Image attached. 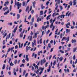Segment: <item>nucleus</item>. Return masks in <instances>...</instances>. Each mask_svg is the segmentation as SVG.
<instances>
[{
	"label": "nucleus",
	"mask_w": 77,
	"mask_h": 77,
	"mask_svg": "<svg viewBox=\"0 0 77 77\" xmlns=\"http://www.w3.org/2000/svg\"><path fill=\"white\" fill-rule=\"evenodd\" d=\"M17 9H20V7H21V4H20V2H17Z\"/></svg>",
	"instance_id": "f257e3e1"
},
{
	"label": "nucleus",
	"mask_w": 77,
	"mask_h": 77,
	"mask_svg": "<svg viewBox=\"0 0 77 77\" xmlns=\"http://www.w3.org/2000/svg\"><path fill=\"white\" fill-rule=\"evenodd\" d=\"M8 7H7V6H6L5 8H4L3 9H2V11H6V10H8Z\"/></svg>",
	"instance_id": "f03ea898"
},
{
	"label": "nucleus",
	"mask_w": 77,
	"mask_h": 77,
	"mask_svg": "<svg viewBox=\"0 0 77 77\" xmlns=\"http://www.w3.org/2000/svg\"><path fill=\"white\" fill-rule=\"evenodd\" d=\"M25 60H27V62H29V58H28V55H27L26 56V58Z\"/></svg>",
	"instance_id": "7ed1b4c3"
},
{
	"label": "nucleus",
	"mask_w": 77,
	"mask_h": 77,
	"mask_svg": "<svg viewBox=\"0 0 77 77\" xmlns=\"http://www.w3.org/2000/svg\"><path fill=\"white\" fill-rule=\"evenodd\" d=\"M36 4V2L34 1L32 2L33 6L35 8V4Z\"/></svg>",
	"instance_id": "20e7f679"
},
{
	"label": "nucleus",
	"mask_w": 77,
	"mask_h": 77,
	"mask_svg": "<svg viewBox=\"0 0 77 77\" xmlns=\"http://www.w3.org/2000/svg\"><path fill=\"white\" fill-rule=\"evenodd\" d=\"M9 10H8L6 12H5L4 14V15H7V14H8L9 13Z\"/></svg>",
	"instance_id": "39448f33"
},
{
	"label": "nucleus",
	"mask_w": 77,
	"mask_h": 77,
	"mask_svg": "<svg viewBox=\"0 0 77 77\" xmlns=\"http://www.w3.org/2000/svg\"><path fill=\"white\" fill-rule=\"evenodd\" d=\"M31 48V47H28V46H27L26 48V51H28V50H30V48Z\"/></svg>",
	"instance_id": "423d86ee"
},
{
	"label": "nucleus",
	"mask_w": 77,
	"mask_h": 77,
	"mask_svg": "<svg viewBox=\"0 0 77 77\" xmlns=\"http://www.w3.org/2000/svg\"><path fill=\"white\" fill-rule=\"evenodd\" d=\"M74 42L75 43V42H76V40L75 39L73 40L72 39V44H73Z\"/></svg>",
	"instance_id": "0eeeda50"
},
{
	"label": "nucleus",
	"mask_w": 77,
	"mask_h": 77,
	"mask_svg": "<svg viewBox=\"0 0 77 77\" xmlns=\"http://www.w3.org/2000/svg\"><path fill=\"white\" fill-rule=\"evenodd\" d=\"M17 29H18V28L16 26L15 28H14V31H13L14 33H15V32H16V30H17Z\"/></svg>",
	"instance_id": "6e6552de"
},
{
	"label": "nucleus",
	"mask_w": 77,
	"mask_h": 77,
	"mask_svg": "<svg viewBox=\"0 0 77 77\" xmlns=\"http://www.w3.org/2000/svg\"><path fill=\"white\" fill-rule=\"evenodd\" d=\"M76 0H73V5L75 6V5L77 4V2H76Z\"/></svg>",
	"instance_id": "1a4fd4ad"
},
{
	"label": "nucleus",
	"mask_w": 77,
	"mask_h": 77,
	"mask_svg": "<svg viewBox=\"0 0 77 77\" xmlns=\"http://www.w3.org/2000/svg\"><path fill=\"white\" fill-rule=\"evenodd\" d=\"M26 18H27V16H26L25 17V20H24L25 23H27V22H28V21L26 20Z\"/></svg>",
	"instance_id": "9d476101"
},
{
	"label": "nucleus",
	"mask_w": 77,
	"mask_h": 77,
	"mask_svg": "<svg viewBox=\"0 0 77 77\" xmlns=\"http://www.w3.org/2000/svg\"><path fill=\"white\" fill-rule=\"evenodd\" d=\"M29 9V6H27L26 8V12H27Z\"/></svg>",
	"instance_id": "9b49d317"
},
{
	"label": "nucleus",
	"mask_w": 77,
	"mask_h": 77,
	"mask_svg": "<svg viewBox=\"0 0 77 77\" xmlns=\"http://www.w3.org/2000/svg\"><path fill=\"white\" fill-rule=\"evenodd\" d=\"M70 31H71V30L69 29H66V32L67 33H69V32H70Z\"/></svg>",
	"instance_id": "f8f14e48"
},
{
	"label": "nucleus",
	"mask_w": 77,
	"mask_h": 77,
	"mask_svg": "<svg viewBox=\"0 0 77 77\" xmlns=\"http://www.w3.org/2000/svg\"><path fill=\"white\" fill-rule=\"evenodd\" d=\"M64 39H65V40H67V38L65 37H63V38L62 39L61 41H63Z\"/></svg>",
	"instance_id": "ddd939ff"
},
{
	"label": "nucleus",
	"mask_w": 77,
	"mask_h": 77,
	"mask_svg": "<svg viewBox=\"0 0 77 77\" xmlns=\"http://www.w3.org/2000/svg\"><path fill=\"white\" fill-rule=\"evenodd\" d=\"M41 8L42 9H43L45 8V6H43V4H42L41 5Z\"/></svg>",
	"instance_id": "4468645a"
},
{
	"label": "nucleus",
	"mask_w": 77,
	"mask_h": 77,
	"mask_svg": "<svg viewBox=\"0 0 77 77\" xmlns=\"http://www.w3.org/2000/svg\"><path fill=\"white\" fill-rule=\"evenodd\" d=\"M17 19H19V18H20V14H17Z\"/></svg>",
	"instance_id": "2eb2a0df"
},
{
	"label": "nucleus",
	"mask_w": 77,
	"mask_h": 77,
	"mask_svg": "<svg viewBox=\"0 0 77 77\" xmlns=\"http://www.w3.org/2000/svg\"><path fill=\"white\" fill-rule=\"evenodd\" d=\"M40 63H41V65H43V60H41L40 61Z\"/></svg>",
	"instance_id": "dca6fc26"
},
{
	"label": "nucleus",
	"mask_w": 77,
	"mask_h": 77,
	"mask_svg": "<svg viewBox=\"0 0 77 77\" xmlns=\"http://www.w3.org/2000/svg\"><path fill=\"white\" fill-rule=\"evenodd\" d=\"M50 16H51V14H50L47 16L46 18L47 20H48L49 17H50Z\"/></svg>",
	"instance_id": "f3484780"
},
{
	"label": "nucleus",
	"mask_w": 77,
	"mask_h": 77,
	"mask_svg": "<svg viewBox=\"0 0 77 77\" xmlns=\"http://www.w3.org/2000/svg\"><path fill=\"white\" fill-rule=\"evenodd\" d=\"M20 67H24V64H22L20 65Z\"/></svg>",
	"instance_id": "a211bd4d"
},
{
	"label": "nucleus",
	"mask_w": 77,
	"mask_h": 77,
	"mask_svg": "<svg viewBox=\"0 0 77 77\" xmlns=\"http://www.w3.org/2000/svg\"><path fill=\"white\" fill-rule=\"evenodd\" d=\"M59 59L60 61L62 62V60H63V57H61L59 58Z\"/></svg>",
	"instance_id": "6ab92c4d"
},
{
	"label": "nucleus",
	"mask_w": 77,
	"mask_h": 77,
	"mask_svg": "<svg viewBox=\"0 0 77 77\" xmlns=\"http://www.w3.org/2000/svg\"><path fill=\"white\" fill-rule=\"evenodd\" d=\"M64 17H65V15H63V14L61 15L60 16V18H62L63 17V18H64Z\"/></svg>",
	"instance_id": "aec40b11"
},
{
	"label": "nucleus",
	"mask_w": 77,
	"mask_h": 77,
	"mask_svg": "<svg viewBox=\"0 0 77 77\" xmlns=\"http://www.w3.org/2000/svg\"><path fill=\"white\" fill-rule=\"evenodd\" d=\"M10 66H12L13 65H14V64L12 63V62H11V63L10 64Z\"/></svg>",
	"instance_id": "412c9836"
},
{
	"label": "nucleus",
	"mask_w": 77,
	"mask_h": 77,
	"mask_svg": "<svg viewBox=\"0 0 77 77\" xmlns=\"http://www.w3.org/2000/svg\"><path fill=\"white\" fill-rule=\"evenodd\" d=\"M43 15V11H40V15Z\"/></svg>",
	"instance_id": "4be33fe9"
},
{
	"label": "nucleus",
	"mask_w": 77,
	"mask_h": 77,
	"mask_svg": "<svg viewBox=\"0 0 77 77\" xmlns=\"http://www.w3.org/2000/svg\"><path fill=\"white\" fill-rule=\"evenodd\" d=\"M39 69H41V71H42V72L43 71V70H44V68H42L41 67H40Z\"/></svg>",
	"instance_id": "5701e85b"
},
{
	"label": "nucleus",
	"mask_w": 77,
	"mask_h": 77,
	"mask_svg": "<svg viewBox=\"0 0 77 77\" xmlns=\"http://www.w3.org/2000/svg\"><path fill=\"white\" fill-rule=\"evenodd\" d=\"M31 17H32V15H30V16L28 17V19L30 20V19H31Z\"/></svg>",
	"instance_id": "b1692460"
},
{
	"label": "nucleus",
	"mask_w": 77,
	"mask_h": 77,
	"mask_svg": "<svg viewBox=\"0 0 77 77\" xmlns=\"http://www.w3.org/2000/svg\"><path fill=\"white\" fill-rule=\"evenodd\" d=\"M31 21H32V23H33V22H34V17H33L31 19Z\"/></svg>",
	"instance_id": "393cba45"
},
{
	"label": "nucleus",
	"mask_w": 77,
	"mask_h": 77,
	"mask_svg": "<svg viewBox=\"0 0 77 77\" xmlns=\"http://www.w3.org/2000/svg\"><path fill=\"white\" fill-rule=\"evenodd\" d=\"M48 47H49L50 48H51V44L50 43H49L48 45Z\"/></svg>",
	"instance_id": "a878e982"
},
{
	"label": "nucleus",
	"mask_w": 77,
	"mask_h": 77,
	"mask_svg": "<svg viewBox=\"0 0 77 77\" xmlns=\"http://www.w3.org/2000/svg\"><path fill=\"white\" fill-rule=\"evenodd\" d=\"M5 68V64H3L2 67V69H4Z\"/></svg>",
	"instance_id": "bb28decb"
},
{
	"label": "nucleus",
	"mask_w": 77,
	"mask_h": 77,
	"mask_svg": "<svg viewBox=\"0 0 77 77\" xmlns=\"http://www.w3.org/2000/svg\"><path fill=\"white\" fill-rule=\"evenodd\" d=\"M17 63V60H15L14 61V64H15V65H16Z\"/></svg>",
	"instance_id": "cd10ccee"
},
{
	"label": "nucleus",
	"mask_w": 77,
	"mask_h": 77,
	"mask_svg": "<svg viewBox=\"0 0 77 77\" xmlns=\"http://www.w3.org/2000/svg\"><path fill=\"white\" fill-rule=\"evenodd\" d=\"M76 51V48H73V53H74V52H75Z\"/></svg>",
	"instance_id": "c85d7f7f"
},
{
	"label": "nucleus",
	"mask_w": 77,
	"mask_h": 77,
	"mask_svg": "<svg viewBox=\"0 0 77 77\" xmlns=\"http://www.w3.org/2000/svg\"><path fill=\"white\" fill-rule=\"evenodd\" d=\"M26 74V70H24L23 73V75L24 76Z\"/></svg>",
	"instance_id": "c756f323"
},
{
	"label": "nucleus",
	"mask_w": 77,
	"mask_h": 77,
	"mask_svg": "<svg viewBox=\"0 0 77 77\" xmlns=\"http://www.w3.org/2000/svg\"><path fill=\"white\" fill-rule=\"evenodd\" d=\"M69 37H68L67 38V41H66V43H67V42H68V41H69Z\"/></svg>",
	"instance_id": "7c9ffc66"
},
{
	"label": "nucleus",
	"mask_w": 77,
	"mask_h": 77,
	"mask_svg": "<svg viewBox=\"0 0 77 77\" xmlns=\"http://www.w3.org/2000/svg\"><path fill=\"white\" fill-rule=\"evenodd\" d=\"M14 47H12L11 49H10V50L11 51H12L13 50H14Z\"/></svg>",
	"instance_id": "2f4dec72"
},
{
	"label": "nucleus",
	"mask_w": 77,
	"mask_h": 77,
	"mask_svg": "<svg viewBox=\"0 0 77 77\" xmlns=\"http://www.w3.org/2000/svg\"><path fill=\"white\" fill-rule=\"evenodd\" d=\"M23 34H22V33H21L20 34V37L22 38V37H23Z\"/></svg>",
	"instance_id": "473e14b6"
},
{
	"label": "nucleus",
	"mask_w": 77,
	"mask_h": 77,
	"mask_svg": "<svg viewBox=\"0 0 77 77\" xmlns=\"http://www.w3.org/2000/svg\"><path fill=\"white\" fill-rule=\"evenodd\" d=\"M25 2H23V6H25Z\"/></svg>",
	"instance_id": "72a5a7b5"
},
{
	"label": "nucleus",
	"mask_w": 77,
	"mask_h": 77,
	"mask_svg": "<svg viewBox=\"0 0 77 77\" xmlns=\"http://www.w3.org/2000/svg\"><path fill=\"white\" fill-rule=\"evenodd\" d=\"M35 69H38V66L37 65H36L35 66Z\"/></svg>",
	"instance_id": "f704fd0d"
},
{
	"label": "nucleus",
	"mask_w": 77,
	"mask_h": 77,
	"mask_svg": "<svg viewBox=\"0 0 77 77\" xmlns=\"http://www.w3.org/2000/svg\"><path fill=\"white\" fill-rule=\"evenodd\" d=\"M39 70L37 69V70L36 72V74H38L39 73Z\"/></svg>",
	"instance_id": "c9c22d12"
},
{
	"label": "nucleus",
	"mask_w": 77,
	"mask_h": 77,
	"mask_svg": "<svg viewBox=\"0 0 77 77\" xmlns=\"http://www.w3.org/2000/svg\"><path fill=\"white\" fill-rule=\"evenodd\" d=\"M53 23H52L51 26H50V27L51 28L52 27H53Z\"/></svg>",
	"instance_id": "e433bc0d"
},
{
	"label": "nucleus",
	"mask_w": 77,
	"mask_h": 77,
	"mask_svg": "<svg viewBox=\"0 0 77 77\" xmlns=\"http://www.w3.org/2000/svg\"><path fill=\"white\" fill-rule=\"evenodd\" d=\"M14 75H17V72H15V71H14L13 72Z\"/></svg>",
	"instance_id": "4c0bfd02"
},
{
	"label": "nucleus",
	"mask_w": 77,
	"mask_h": 77,
	"mask_svg": "<svg viewBox=\"0 0 77 77\" xmlns=\"http://www.w3.org/2000/svg\"><path fill=\"white\" fill-rule=\"evenodd\" d=\"M75 59V55H74L73 57V60H74Z\"/></svg>",
	"instance_id": "58836bf2"
},
{
	"label": "nucleus",
	"mask_w": 77,
	"mask_h": 77,
	"mask_svg": "<svg viewBox=\"0 0 77 77\" xmlns=\"http://www.w3.org/2000/svg\"><path fill=\"white\" fill-rule=\"evenodd\" d=\"M2 44H3V45H5V40H4L3 41Z\"/></svg>",
	"instance_id": "ea45409f"
},
{
	"label": "nucleus",
	"mask_w": 77,
	"mask_h": 77,
	"mask_svg": "<svg viewBox=\"0 0 77 77\" xmlns=\"http://www.w3.org/2000/svg\"><path fill=\"white\" fill-rule=\"evenodd\" d=\"M6 35H7V33H5V34L4 35L3 38H5V36H6Z\"/></svg>",
	"instance_id": "a19ab883"
},
{
	"label": "nucleus",
	"mask_w": 77,
	"mask_h": 77,
	"mask_svg": "<svg viewBox=\"0 0 77 77\" xmlns=\"http://www.w3.org/2000/svg\"><path fill=\"white\" fill-rule=\"evenodd\" d=\"M60 52L61 53H64V51H63L62 50H60Z\"/></svg>",
	"instance_id": "79ce46f5"
},
{
	"label": "nucleus",
	"mask_w": 77,
	"mask_h": 77,
	"mask_svg": "<svg viewBox=\"0 0 77 77\" xmlns=\"http://www.w3.org/2000/svg\"><path fill=\"white\" fill-rule=\"evenodd\" d=\"M31 35L32 36H33V33L32 32V31H31V33H30Z\"/></svg>",
	"instance_id": "37998d69"
},
{
	"label": "nucleus",
	"mask_w": 77,
	"mask_h": 77,
	"mask_svg": "<svg viewBox=\"0 0 77 77\" xmlns=\"http://www.w3.org/2000/svg\"><path fill=\"white\" fill-rule=\"evenodd\" d=\"M12 10V5H10V11Z\"/></svg>",
	"instance_id": "c03bdc74"
},
{
	"label": "nucleus",
	"mask_w": 77,
	"mask_h": 77,
	"mask_svg": "<svg viewBox=\"0 0 77 77\" xmlns=\"http://www.w3.org/2000/svg\"><path fill=\"white\" fill-rule=\"evenodd\" d=\"M32 36H30V38L29 39L30 41H32Z\"/></svg>",
	"instance_id": "a18cd8bd"
},
{
	"label": "nucleus",
	"mask_w": 77,
	"mask_h": 77,
	"mask_svg": "<svg viewBox=\"0 0 77 77\" xmlns=\"http://www.w3.org/2000/svg\"><path fill=\"white\" fill-rule=\"evenodd\" d=\"M47 65H48V63H45V67H47L48 66H47Z\"/></svg>",
	"instance_id": "49530a36"
},
{
	"label": "nucleus",
	"mask_w": 77,
	"mask_h": 77,
	"mask_svg": "<svg viewBox=\"0 0 77 77\" xmlns=\"http://www.w3.org/2000/svg\"><path fill=\"white\" fill-rule=\"evenodd\" d=\"M26 61H25V60H24V59H23L22 60V62L23 63H25Z\"/></svg>",
	"instance_id": "de8ad7c7"
},
{
	"label": "nucleus",
	"mask_w": 77,
	"mask_h": 77,
	"mask_svg": "<svg viewBox=\"0 0 77 77\" xmlns=\"http://www.w3.org/2000/svg\"><path fill=\"white\" fill-rule=\"evenodd\" d=\"M56 63V62L55 61L53 63V65L54 66V65H55Z\"/></svg>",
	"instance_id": "09e8293b"
},
{
	"label": "nucleus",
	"mask_w": 77,
	"mask_h": 77,
	"mask_svg": "<svg viewBox=\"0 0 77 77\" xmlns=\"http://www.w3.org/2000/svg\"><path fill=\"white\" fill-rule=\"evenodd\" d=\"M55 27L54 26H53V28L52 29V31H53V30H54Z\"/></svg>",
	"instance_id": "8fccbe9b"
},
{
	"label": "nucleus",
	"mask_w": 77,
	"mask_h": 77,
	"mask_svg": "<svg viewBox=\"0 0 77 77\" xmlns=\"http://www.w3.org/2000/svg\"><path fill=\"white\" fill-rule=\"evenodd\" d=\"M50 32V30H48V31L47 32H46L47 35H48V33Z\"/></svg>",
	"instance_id": "3c124183"
},
{
	"label": "nucleus",
	"mask_w": 77,
	"mask_h": 77,
	"mask_svg": "<svg viewBox=\"0 0 77 77\" xmlns=\"http://www.w3.org/2000/svg\"><path fill=\"white\" fill-rule=\"evenodd\" d=\"M66 25H67V26H69V25H70V23L68 22L66 24Z\"/></svg>",
	"instance_id": "603ef678"
},
{
	"label": "nucleus",
	"mask_w": 77,
	"mask_h": 77,
	"mask_svg": "<svg viewBox=\"0 0 77 77\" xmlns=\"http://www.w3.org/2000/svg\"><path fill=\"white\" fill-rule=\"evenodd\" d=\"M25 31V30L24 29H23V32H21V33L23 34V33H24Z\"/></svg>",
	"instance_id": "864d4df0"
},
{
	"label": "nucleus",
	"mask_w": 77,
	"mask_h": 77,
	"mask_svg": "<svg viewBox=\"0 0 77 77\" xmlns=\"http://www.w3.org/2000/svg\"><path fill=\"white\" fill-rule=\"evenodd\" d=\"M40 44H42V38H41L40 40Z\"/></svg>",
	"instance_id": "5fc2aeb1"
},
{
	"label": "nucleus",
	"mask_w": 77,
	"mask_h": 77,
	"mask_svg": "<svg viewBox=\"0 0 77 77\" xmlns=\"http://www.w3.org/2000/svg\"><path fill=\"white\" fill-rule=\"evenodd\" d=\"M58 8V5H57L56 6L55 9V10H57V8Z\"/></svg>",
	"instance_id": "6e6d98bb"
},
{
	"label": "nucleus",
	"mask_w": 77,
	"mask_h": 77,
	"mask_svg": "<svg viewBox=\"0 0 77 77\" xmlns=\"http://www.w3.org/2000/svg\"><path fill=\"white\" fill-rule=\"evenodd\" d=\"M14 2V0H12L11 1V5H12Z\"/></svg>",
	"instance_id": "4d7b16f0"
},
{
	"label": "nucleus",
	"mask_w": 77,
	"mask_h": 77,
	"mask_svg": "<svg viewBox=\"0 0 77 77\" xmlns=\"http://www.w3.org/2000/svg\"><path fill=\"white\" fill-rule=\"evenodd\" d=\"M46 62V60L44 59L43 60V63H45V62Z\"/></svg>",
	"instance_id": "13d9d810"
},
{
	"label": "nucleus",
	"mask_w": 77,
	"mask_h": 77,
	"mask_svg": "<svg viewBox=\"0 0 77 77\" xmlns=\"http://www.w3.org/2000/svg\"><path fill=\"white\" fill-rule=\"evenodd\" d=\"M51 57H52V56L50 55V57H49V60H50L51 59Z\"/></svg>",
	"instance_id": "bf43d9fd"
},
{
	"label": "nucleus",
	"mask_w": 77,
	"mask_h": 77,
	"mask_svg": "<svg viewBox=\"0 0 77 77\" xmlns=\"http://www.w3.org/2000/svg\"><path fill=\"white\" fill-rule=\"evenodd\" d=\"M17 52V50H16L14 52V54H16Z\"/></svg>",
	"instance_id": "052dcab7"
},
{
	"label": "nucleus",
	"mask_w": 77,
	"mask_h": 77,
	"mask_svg": "<svg viewBox=\"0 0 77 77\" xmlns=\"http://www.w3.org/2000/svg\"><path fill=\"white\" fill-rule=\"evenodd\" d=\"M49 27V25H47L45 26V29H46L47 28V27Z\"/></svg>",
	"instance_id": "680f3d73"
},
{
	"label": "nucleus",
	"mask_w": 77,
	"mask_h": 77,
	"mask_svg": "<svg viewBox=\"0 0 77 77\" xmlns=\"http://www.w3.org/2000/svg\"><path fill=\"white\" fill-rule=\"evenodd\" d=\"M23 46V43H22L21 44V46H20V48H22Z\"/></svg>",
	"instance_id": "e2e57ef3"
},
{
	"label": "nucleus",
	"mask_w": 77,
	"mask_h": 77,
	"mask_svg": "<svg viewBox=\"0 0 77 77\" xmlns=\"http://www.w3.org/2000/svg\"><path fill=\"white\" fill-rule=\"evenodd\" d=\"M21 56H22V54H20L19 55V57H21Z\"/></svg>",
	"instance_id": "0e129e2a"
},
{
	"label": "nucleus",
	"mask_w": 77,
	"mask_h": 77,
	"mask_svg": "<svg viewBox=\"0 0 77 77\" xmlns=\"http://www.w3.org/2000/svg\"><path fill=\"white\" fill-rule=\"evenodd\" d=\"M67 51H69L71 50V48H67Z\"/></svg>",
	"instance_id": "69168bd1"
},
{
	"label": "nucleus",
	"mask_w": 77,
	"mask_h": 77,
	"mask_svg": "<svg viewBox=\"0 0 77 77\" xmlns=\"http://www.w3.org/2000/svg\"><path fill=\"white\" fill-rule=\"evenodd\" d=\"M38 56H40V51L38 52Z\"/></svg>",
	"instance_id": "338daca9"
},
{
	"label": "nucleus",
	"mask_w": 77,
	"mask_h": 77,
	"mask_svg": "<svg viewBox=\"0 0 77 77\" xmlns=\"http://www.w3.org/2000/svg\"><path fill=\"white\" fill-rule=\"evenodd\" d=\"M77 63V59H76V61L75 62V64H76V63Z\"/></svg>",
	"instance_id": "774afa93"
}]
</instances>
